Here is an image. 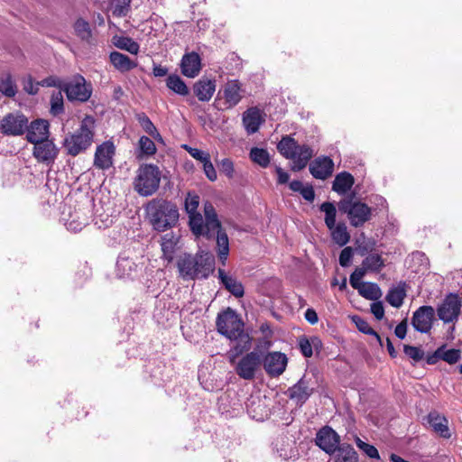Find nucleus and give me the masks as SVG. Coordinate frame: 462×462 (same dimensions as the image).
Wrapping results in <instances>:
<instances>
[{"label": "nucleus", "instance_id": "1", "mask_svg": "<svg viewBox=\"0 0 462 462\" xmlns=\"http://www.w3.org/2000/svg\"><path fill=\"white\" fill-rule=\"evenodd\" d=\"M214 266V255L205 251H199L195 255L184 254L177 260L178 272L183 280L208 278Z\"/></svg>", "mask_w": 462, "mask_h": 462}, {"label": "nucleus", "instance_id": "2", "mask_svg": "<svg viewBox=\"0 0 462 462\" xmlns=\"http://www.w3.org/2000/svg\"><path fill=\"white\" fill-rule=\"evenodd\" d=\"M146 213L153 228L159 232L171 228L179 220L176 205L163 199L151 200L146 206Z\"/></svg>", "mask_w": 462, "mask_h": 462}, {"label": "nucleus", "instance_id": "3", "mask_svg": "<svg viewBox=\"0 0 462 462\" xmlns=\"http://www.w3.org/2000/svg\"><path fill=\"white\" fill-rule=\"evenodd\" d=\"M95 127V118L86 116L82 119L79 128L65 137L63 146L67 153L70 156H77L87 151L93 143Z\"/></svg>", "mask_w": 462, "mask_h": 462}, {"label": "nucleus", "instance_id": "4", "mask_svg": "<svg viewBox=\"0 0 462 462\" xmlns=\"http://www.w3.org/2000/svg\"><path fill=\"white\" fill-rule=\"evenodd\" d=\"M161 171L156 165L144 164L138 171L134 181V188L141 196L152 195L159 189Z\"/></svg>", "mask_w": 462, "mask_h": 462}, {"label": "nucleus", "instance_id": "5", "mask_svg": "<svg viewBox=\"0 0 462 462\" xmlns=\"http://www.w3.org/2000/svg\"><path fill=\"white\" fill-rule=\"evenodd\" d=\"M338 208L341 212L347 215L351 226L360 227L370 220L372 209L365 203L361 201H353L352 198L344 199L339 201Z\"/></svg>", "mask_w": 462, "mask_h": 462}, {"label": "nucleus", "instance_id": "6", "mask_svg": "<svg viewBox=\"0 0 462 462\" xmlns=\"http://www.w3.org/2000/svg\"><path fill=\"white\" fill-rule=\"evenodd\" d=\"M63 91L69 101L87 102L92 95V86L79 74L66 81Z\"/></svg>", "mask_w": 462, "mask_h": 462}, {"label": "nucleus", "instance_id": "7", "mask_svg": "<svg viewBox=\"0 0 462 462\" xmlns=\"http://www.w3.org/2000/svg\"><path fill=\"white\" fill-rule=\"evenodd\" d=\"M262 364V353L252 351L236 363L235 371L244 380H253Z\"/></svg>", "mask_w": 462, "mask_h": 462}, {"label": "nucleus", "instance_id": "8", "mask_svg": "<svg viewBox=\"0 0 462 462\" xmlns=\"http://www.w3.org/2000/svg\"><path fill=\"white\" fill-rule=\"evenodd\" d=\"M217 331L227 338L239 336V331L244 328V323L234 310L227 309L217 318Z\"/></svg>", "mask_w": 462, "mask_h": 462}, {"label": "nucleus", "instance_id": "9", "mask_svg": "<svg viewBox=\"0 0 462 462\" xmlns=\"http://www.w3.org/2000/svg\"><path fill=\"white\" fill-rule=\"evenodd\" d=\"M461 299L456 293H448L437 308V314L444 323L455 322L461 311Z\"/></svg>", "mask_w": 462, "mask_h": 462}, {"label": "nucleus", "instance_id": "10", "mask_svg": "<svg viewBox=\"0 0 462 462\" xmlns=\"http://www.w3.org/2000/svg\"><path fill=\"white\" fill-rule=\"evenodd\" d=\"M28 127V119L19 113H10L0 121V131L5 135H21Z\"/></svg>", "mask_w": 462, "mask_h": 462}, {"label": "nucleus", "instance_id": "11", "mask_svg": "<svg viewBox=\"0 0 462 462\" xmlns=\"http://www.w3.org/2000/svg\"><path fill=\"white\" fill-rule=\"evenodd\" d=\"M315 443L328 455L334 454L341 445L339 435L329 426H324L317 432Z\"/></svg>", "mask_w": 462, "mask_h": 462}, {"label": "nucleus", "instance_id": "12", "mask_svg": "<svg viewBox=\"0 0 462 462\" xmlns=\"http://www.w3.org/2000/svg\"><path fill=\"white\" fill-rule=\"evenodd\" d=\"M262 363L267 374L277 377L285 371L288 358L283 353L270 352L264 357L262 356Z\"/></svg>", "mask_w": 462, "mask_h": 462}, {"label": "nucleus", "instance_id": "13", "mask_svg": "<svg viewBox=\"0 0 462 462\" xmlns=\"http://www.w3.org/2000/svg\"><path fill=\"white\" fill-rule=\"evenodd\" d=\"M435 310L431 306H421L414 311L411 318V325L420 333H428L432 328Z\"/></svg>", "mask_w": 462, "mask_h": 462}, {"label": "nucleus", "instance_id": "14", "mask_svg": "<svg viewBox=\"0 0 462 462\" xmlns=\"http://www.w3.org/2000/svg\"><path fill=\"white\" fill-rule=\"evenodd\" d=\"M33 144L32 154L39 162L51 165L55 162L59 154V148L51 140L48 139Z\"/></svg>", "mask_w": 462, "mask_h": 462}, {"label": "nucleus", "instance_id": "15", "mask_svg": "<svg viewBox=\"0 0 462 462\" xmlns=\"http://www.w3.org/2000/svg\"><path fill=\"white\" fill-rule=\"evenodd\" d=\"M116 152V147L110 141H106L97 147L94 166L100 170H107L113 164V157Z\"/></svg>", "mask_w": 462, "mask_h": 462}, {"label": "nucleus", "instance_id": "16", "mask_svg": "<svg viewBox=\"0 0 462 462\" xmlns=\"http://www.w3.org/2000/svg\"><path fill=\"white\" fill-rule=\"evenodd\" d=\"M333 171L334 162L328 156L318 157L310 164V172L315 179L326 180Z\"/></svg>", "mask_w": 462, "mask_h": 462}, {"label": "nucleus", "instance_id": "17", "mask_svg": "<svg viewBox=\"0 0 462 462\" xmlns=\"http://www.w3.org/2000/svg\"><path fill=\"white\" fill-rule=\"evenodd\" d=\"M181 73L188 78L197 77L201 70V59L199 55L191 51L183 55L180 62Z\"/></svg>", "mask_w": 462, "mask_h": 462}, {"label": "nucleus", "instance_id": "18", "mask_svg": "<svg viewBox=\"0 0 462 462\" xmlns=\"http://www.w3.org/2000/svg\"><path fill=\"white\" fill-rule=\"evenodd\" d=\"M26 138L29 143H35L48 140L49 123L43 119H38L31 123L26 128Z\"/></svg>", "mask_w": 462, "mask_h": 462}, {"label": "nucleus", "instance_id": "19", "mask_svg": "<svg viewBox=\"0 0 462 462\" xmlns=\"http://www.w3.org/2000/svg\"><path fill=\"white\" fill-rule=\"evenodd\" d=\"M223 97L226 108L236 106L242 99V86L237 79L228 80L223 88Z\"/></svg>", "mask_w": 462, "mask_h": 462}, {"label": "nucleus", "instance_id": "20", "mask_svg": "<svg viewBox=\"0 0 462 462\" xmlns=\"http://www.w3.org/2000/svg\"><path fill=\"white\" fill-rule=\"evenodd\" d=\"M427 421L432 430L444 439H449L451 437L448 419L434 411L428 414Z\"/></svg>", "mask_w": 462, "mask_h": 462}, {"label": "nucleus", "instance_id": "21", "mask_svg": "<svg viewBox=\"0 0 462 462\" xmlns=\"http://www.w3.org/2000/svg\"><path fill=\"white\" fill-rule=\"evenodd\" d=\"M216 90L215 80L201 79L193 85L194 95L199 101L208 102L211 99Z\"/></svg>", "mask_w": 462, "mask_h": 462}, {"label": "nucleus", "instance_id": "22", "mask_svg": "<svg viewBox=\"0 0 462 462\" xmlns=\"http://www.w3.org/2000/svg\"><path fill=\"white\" fill-rule=\"evenodd\" d=\"M204 215L206 219V236L210 238L215 235L216 230H218L222 227L221 223L217 218V214L215 208L210 202H206L204 204Z\"/></svg>", "mask_w": 462, "mask_h": 462}, {"label": "nucleus", "instance_id": "23", "mask_svg": "<svg viewBox=\"0 0 462 462\" xmlns=\"http://www.w3.org/2000/svg\"><path fill=\"white\" fill-rule=\"evenodd\" d=\"M229 339L235 342V345L231 349V352L234 354L230 357V363L235 364V358L236 356L250 350L252 346V338L247 333H245L243 328L239 331V336L236 335L235 337H230Z\"/></svg>", "mask_w": 462, "mask_h": 462}, {"label": "nucleus", "instance_id": "24", "mask_svg": "<svg viewBox=\"0 0 462 462\" xmlns=\"http://www.w3.org/2000/svg\"><path fill=\"white\" fill-rule=\"evenodd\" d=\"M218 278L223 286L235 297L241 298L245 294L243 284L238 282L235 277L227 275L226 272L219 268Z\"/></svg>", "mask_w": 462, "mask_h": 462}, {"label": "nucleus", "instance_id": "25", "mask_svg": "<svg viewBox=\"0 0 462 462\" xmlns=\"http://www.w3.org/2000/svg\"><path fill=\"white\" fill-rule=\"evenodd\" d=\"M407 295V284L405 282H400L396 286L392 287L386 296L385 300L394 308H400Z\"/></svg>", "mask_w": 462, "mask_h": 462}, {"label": "nucleus", "instance_id": "26", "mask_svg": "<svg viewBox=\"0 0 462 462\" xmlns=\"http://www.w3.org/2000/svg\"><path fill=\"white\" fill-rule=\"evenodd\" d=\"M289 397L298 402H305L312 393L309 383L301 378L297 383L288 389Z\"/></svg>", "mask_w": 462, "mask_h": 462}, {"label": "nucleus", "instance_id": "27", "mask_svg": "<svg viewBox=\"0 0 462 462\" xmlns=\"http://www.w3.org/2000/svg\"><path fill=\"white\" fill-rule=\"evenodd\" d=\"M355 183L352 174L347 171L338 173L333 181L332 189L340 195H345Z\"/></svg>", "mask_w": 462, "mask_h": 462}, {"label": "nucleus", "instance_id": "28", "mask_svg": "<svg viewBox=\"0 0 462 462\" xmlns=\"http://www.w3.org/2000/svg\"><path fill=\"white\" fill-rule=\"evenodd\" d=\"M313 155V152L311 148L308 145H299L297 146L296 156L291 158L293 161V165L291 170L294 171H299L306 167L309 161Z\"/></svg>", "mask_w": 462, "mask_h": 462}, {"label": "nucleus", "instance_id": "29", "mask_svg": "<svg viewBox=\"0 0 462 462\" xmlns=\"http://www.w3.org/2000/svg\"><path fill=\"white\" fill-rule=\"evenodd\" d=\"M109 59L113 66L120 72L130 71L137 66L135 61L118 51H112L109 55Z\"/></svg>", "mask_w": 462, "mask_h": 462}, {"label": "nucleus", "instance_id": "30", "mask_svg": "<svg viewBox=\"0 0 462 462\" xmlns=\"http://www.w3.org/2000/svg\"><path fill=\"white\" fill-rule=\"evenodd\" d=\"M243 123L248 134H254L261 125V114L257 108H249L243 115Z\"/></svg>", "mask_w": 462, "mask_h": 462}, {"label": "nucleus", "instance_id": "31", "mask_svg": "<svg viewBox=\"0 0 462 462\" xmlns=\"http://www.w3.org/2000/svg\"><path fill=\"white\" fill-rule=\"evenodd\" d=\"M178 241L179 237L176 236L173 233L165 234L162 237L161 247L162 256L168 262H171L173 260Z\"/></svg>", "mask_w": 462, "mask_h": 462}, {"label": "nucleus", "instance_id": "32", "mask_svg": "<svg viewBox=\"0 0 462 462\" xmlns=\"http://www.w3.org/2000/svg\"><path fill=\"white\" fill-rule=\"evenodd\" d=\"M334 454L335 462H358V455L350 444H341Z\"/></svg>", "mask_w": 462, "mask_h": 462}, {"label": "nucleus", "instance_id": "33", "mask_svg": "<svg viewBox=\"0 0 462 462\" xmlns=\"http://www.w3.org/2000/svg\"><path fill=\"white\" fill-rule=\"evenodd\" d=\"M215 233H217V256L221 263L225 265L229 254L228 236L226 232L222 231V227L216 230Z\"/></svg>", "mask_w": 462, "mask_h": 462}, {"label": "nucleus", "instance_id": "34", "mask_svg": "<svg viewBox=\"0 0 462 462\" xmlns=\"http://www.w3.org/2000/svg\"><path fill=\"white\" fill-rule=\"evenodd\" d=\"M297 142L291 136H284L279 142L277 149L287 159L294 158L297 152Z\"/></svg>", "mask_w": 462, "mask_h": 462}, {"label": "nucleus", "instance_id": "35", "mask_svg": "<svg viewBox=\"0 0 462 462\" xmlns=\"http://www.w3.org/2000/svg\"><path fill=\"white\" fill-rule=\"evenodd\" d=\"M357 290L360 295L370 300H377L383 294L380 287L373 282H363Z\"/></svg>", "mask_w": 462, "mask_h": 462}, {"label": "nucleus", "instance_id": "36", "mask_svg": "<svg viewBox=\"0 0 462 462\" xmlns=\"http://www.w3.org/2000/svg\"><path fill=\"white\" fill-rule=\"evenodd\" d=\"M331 231L333 241L340 246L346 245L350 240V235L347 232L346 226L344 223L335 224Z\"/></svg>", "mask_w": 462, "mask_h": 462}, {"label": "nucleus", "instance_id": "37", "mask_svg": "<svg viewBox=\"0 0 462 462\" xmlns=\"http://www.w3.org/2000/svg\"><path fill=\"white\" fill-rule=\"evenodd\" d=\"M166 85L171 90L178 95L187 96L189 94V88L187 85L182 80V79L176 74L170 75L167 78Z\"/></svg>", "mask_w": 462, "mask_h": 462}, {"label": "nucleus", "instance_id": "38", "mask_svg": "<svg viewBox=\"0 0 462 462\" xmlns=\"http://www.w3.org/2000/svg\"><path fill=\"white\" fill-rule=\"evenodd\" d=\"M367 272H379L384 266V261L378 254H368L362 263Z\"/></svg>", "mask_w": 462, "mask_h": 462}, {"label": "nucleus", "instance_id": "39", "mask_svg": "<svg viewBox=\"0 0 462 462\" xmlns=\"http://www.w3.org/2000/svg\"><path fill=\"white\" fill-rule=\"evenodd\" d=\"M351 320L356 325L357 329L366 335H372L374 336L377 341L379 342L380 346H383V341L381 337L376 333L368 324V322L361 318L360 316L354 315L351 317Z\"/></svg>", "mask_w": 462, "mask_h": 462}, {"label": "nucleus", "instance_id": "40", "mask_svg": "<svg viewBox=\"0 0 462 462\" xmlns=\"http://www.w3.org/2000/svg\"><path fill=\"white\" fill-rule=\"evenodd\" d=\"M189 225L192 233L196 236H206V227L202 216L198 213L189 214Z\"/></svg>", "mask_w": 462, "mask_h": 462}, {"label": "nucleus", "instance_id": "41", "mask_svg": "<svg viewBox=\"0 0 462 462\" xmlns=\"http://www.w3.org/2000/svg\"><path fill=\"white\" fill-rule=\"evenodd\" d=\"M320 210L325 213V224L328 229H332L336 224L337 209L333 203L324 202L320 205Z\"/></svg>", "mask_w": 462, "mask_h": 462}, {"label": "nucleus", "instance_id": "42", "mask_svg": "<svg viewBox=\"0 0 462 462\" xmlns=\"http://www.w3.org/2000/svg\"><path fill=\"white\" fill-rule=\"evenodd\" d=\"M250 159L263 168L267 167L270 163L268 152L262 148H252L250 151Z\"/></svg>", "mask_w": 462, "mask_h": 462}, {"label": "nucleus", "instance_id": "43", "mask_svg": "<svg viewBox=\"0 0 462 462\" xmlns=\"http://www.w3.org/2000/svg\"><path fill=\"white\" fill-rule=\"evenodd\" d=\"M0 92L8 97H13L17 93V87L13 80L11 74H7L1 79L0 82Z\"/></svg>", "mask_w": 462, "mask_h": 462}, {"label": "nucleus", "instance_id": "44", "mask_svg": "<svg viewBox=\"0 0 462 462\" xmlns=\"http://www.w3.org/2000/svg\"><path fill=\"white\" fill-rule=\"evenodd\" d=\"M115 44L117 48L127 51L131 54H137L140 49L139 44L129 37H119Z\"/></svg>", "mask_w": 462, "mask_h": 462}, {"label": "nucleus", "instance_id": "45", "mask_svg": "<svg viewBox=\"0 0 462 462\" xmlns=\"http://www.w3.org/2000/svg\"><path fill=\"white\" fill-rule=\"evenodd\" d=\"M356 444L357 448L362 450L368 457L376 459L380 458L379 452L374 446L365 443L358 437L356 439Z\"/></svg>", "mask_w": 462, "mask_h": 462}, {"label": "nucleus", "instance_id": "46", "mask_svg": "<svg viewBox=\"0 0 462 462\" xmlns=\"http://www.w3.org/2000/svg\"><path fill=\"white\" fill-rule=\"evenodd\" d=\"M75 31L77 35L82 40H88L91 37V30L88 22L83 19H78L75 23Z\"/></svg>", "mask_w": 462, "mask_h": 462}, {"label": "nucleus", "instance_id": "47", "mask_svg": "<svg viewBox=\"0 0 462 462\" xmlns=\"http://www.w3.org/2000/svg\"><path fill=\"white\" fill-rule=\"evenodd\" d=\"M64 111L63 97L61 92L52 94L51 97V113L54 116L60 115Z\"/></svg>", "mask_w": 462, "mask_h": 462}, {"label": "nucleus", "instance_id": "48", "mask_svg": "<svg viewBox=\"0 0 462 462\" xmlns=\"http://www.w3.org/2000/svg\"><path fill=\"white\" fill-rule=\"evenodd\" d=\"M199 205V196L194 192H188L185 199V209L188 214L198 213L197 209Z\"/></svg>", "mask_w": 462, "mask_h": 462}, {"label": "nucleus", "instance_id": "49", "mask_svg": "<svg viewBox=\"0 0 462 462\" xmlns=\"http://www.w3.org/2000/svg\"><path fill=\"white\" fill-rule=\"evenodd\" d=\"M439 348H442L441 351V359L445 362L453 365L458 362L460 359V350L459 349H448L446 350V346L442 345L439 346Z\"/></svg>", "mask_w": 462, "mask_h": 462}, {"label": "nucleus", "instance_id": "50", "mask_svg": "<svg viewBox=\"0 0 462 462\" xmlns=\"http://www.w3.org/2000/svg\"><path fill=\"white\" fill-rule=\"evenodd\" d=\"M139 148L144 155L150 156L156 152L155 143L147 136H142L139 139Z\"/></svg>", "mask_w": 462, "mask_h": 462}, {"label": "nucleus", "instance_id": "51", "mask_svg": "<svg viewBox=\"0 0 462 462\" xmlns=\"http://www.w3.org/2000/svg\"><path fill=\"white\" fill-rule=\"evenodd\" d=\"M182 148L186 150L189 155L194 158L195 160L199 161L202 164L207 162L208 158H210V155L208 152L201 151L198 148H193L188 144H183Z\"/></svg>", "mask_w": 462, "mask_h": 462}, {"label": "nucleus", "instance_id": "52", "mask_svg": "<svg viewBox=\"0 0 462 462\" xmlns=\"http://www.w3.org/2000/svg\"><path fill=\"white\" fill-rule=\"evenodd\" d=\"M403 352L408 357L412 359L414 362H420L424 358V351L417 346L404 345Z\"/></svg>", "mask_w": 462, "mask_h": 462}, {"label": "nucleus", "instance_id": "53", "mask_svg": "<svg viewBox=\"0 0 462 462\" xmlns=\"http://www.w3.org/2000/svg\"><path fill=\"white\" fill-rule=\"evenodd\" d=\"M138 122L140 123L143 129L149 134L150 135H154V134H157V129L152 124V122L150 120V118L144 114L141 113L137 115Z\"/></svg>", "mask_w": 462, "mask_h": 462}, {"label": "nucleus", "instance_id": "54", "mask_svg": "<svg viewBox=\"0 0 462 462\" xmlns=\"http://www.w3.org/2000/svg\"><path fill=\"white\" fill-rule=\"evenodd\" d=\"M66 81L56 77V76H50L45 79H43L41 81L37 82V85H41V87H55L61 90H63Z\"/></svg>", "mask_w": 462, "mask_h": 462}, {"label": "nucleus", "instance_id": "55", "mask_svg": "<svg viewBox=\"0 0 462 462\" xmlns=\"http://www.w3.org/2000/svg\"><path fill=\"white\" fill-rule=\"evenodd\" d=\"M366 272L367 271L363 266H361L356 268L350 275L349 282L354 289L357 290L362 285L363 282H360V281L365 276Z\"/></svg>", "mask_w": 462, "mask_h": 462}, {"label": "nucleus", "instance_id": "56", "mask_svg": "<svg viewBox=\"0 0 462 462\" xmlns=\"http://www.w3.org/2000/svg\"><path fill=\"white\" fill-rule=\"evenodd\" d=\"M219 171L224 173L227 178L232 179L234 177L235 169H234V163L233 162L228 159L225 158L221 160V162L218 164Z\"/></svg>", "mask_w": 462, "mask_h": 462}, {"label": "nucleus", "instance_id": "57", "mask_svg": "<svg viewBox=\"0 0 462 462\" xmlns=\"http://www.w3.org/2000/svg\"><path fill=\"white\" fill-rule=\"evenodd\" d=\"M353 254H354V252L350 246L345 247L339 254V259H338L339 264L342 267L349 266L351 260L353 258Z\"/></svg>", "mask_w": 462, "mask_h": 462}, {"label": "nucleus", "instance_id": "58", "mask_svg": "<svg viewBox=\"0 0 462 462\" xmlns=\"http://www.w3.org/2000/svg\"><path fill=\"white\" fill-rule=\"evenodd\" d=\"M37 82H34L32 76H28L23 79V90L30 95H36L39 91Z\"/></svg>", "mask_w": 462, "mask_h": 462}, {"label": "nucleus", "instance_id": "59", "mask_svg": "<svg viewBox=\"0 0 462 462\" xmlns=\"http://www.w3.org/2000/svg\"><path fill=\"white\" fill-rule=\"evenodd\" d=\"M203 170H204V172L207 176V178L211 180V181H214L217 180V171L215 170V167L213 166L211 161H210V158H208L207 160V162H205L203 163Z\"/></svg>", "mask_w": 462, "mask_h": 462}, {"label": "nucleus", "instance_id": "60", "mask_svg": "<svg viewBox=\"0 0 462 462\" xmlns=\"http://www.w3.org/2000/svg\"><path fill=\"white\" fill-rule=\"evenodd\" d=\"M371 312L376 319L381 320L384 317V309L382 301H374L371 304Z\"/></svg>", "mask_w": 462, "mask_h": 462}, {"label": "nucleus", "instance_id": "61", "mask_svg": "<svg viewBox=\"0 0 462 462\" xmlns=\"http://www.w3.org/2000/svg\"><path fill=\"white\" fill-rule=\"evenodd\" d=\"M299 346L304 356L310 357L312 356V346L309 339L306 337L300 338L299 341Z\"/></svg>", "mask_w": 462, "mask_h": 462}, {"label": "nucleus", "instance_id": "62", "mask_svg": "<svg viewBox=\"0 0 462 462\" xmlns=\"http://www.w3.org/2000/svg\"><path fill=\"white\" fill-rule=\"evenodd\" d=\"M394 334L400 339L405 338L406 334H407V321L406 320L402 321L401 323H399L396 326V328L394 329Z\"/></svg>", "mask_w": 462, "mask_h": 462}, {"label": "nucleus", "instance_id": "63", "mask_svg": "<svg viewBox=\"0 0 462 462\" xmlns=\"http://www.w3.org/2000/svg\"><path fill=\"white\" fill-rule=\"evenodd\" d=\"M300 193L304 198V199L310 202L314 200L315 192L312 186H303Z\"/></svg>", "mask_w": 462, "mask_h": 462}, {"label": "nucleus", "instance_id": "64", "mask_svg": "<svg viewBox=\"0 0 462 462\" xmlns=\"http://www.w3.org/2000/svg\"><path fill=\"white\" fill-rule=\"evenodd\" d=\"M304 317L311 325H315L319 321L318 314L315 310L310 308L305 311Z\"/></svg>", "mask_w": 462, "mask_h": 462}]
</instances>
